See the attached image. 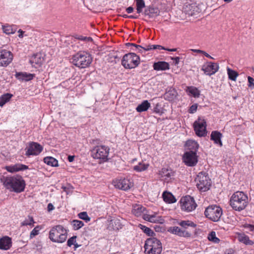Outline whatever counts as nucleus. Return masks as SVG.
I'll return each instance as SVG.
<instances>
[{
    "label": "nucleus",
    "instance_id": "9",
    "mask_svg": "<svg viewBox=\"0 0 254 254\" xmlns=\"http://www.w3.org/2000/svg\"><path fill=\"white\" fill-rule=\"evenodd\" d=\"M110 148L106 145L96 146L91 151L92 157L105 162L108 160Z\"/></svg>",
    "mask_w": 254,
    "mask_h": 254
},
{
    "label": "nucleus",
    "instance_id": "31",
    "mask_svg": "<svg viewBox=\"0 0 254 254\" xmlns=\"http://www.w3.org/2000/svg\"><path fill=\"white\" fill-rule=\"evenodd\" d=\"M238 239L240 242L246 245L252 246L254 244V242L251 240L249 237L245 234H239L238 236Z\"/></svg>",
    "mask_w": 254,
    "mask_h": 254
},
{
    "label": "nucleus",
    "instance_id": "60",
    "mask_svg": "<svg viewBox=\"0 0 254 254\" xmlns=\"http://www.w3.org/2000/svg\"><path fill=\"white\" fill-rule=\"evenodd\" d=\"M133 10V8L131 6H129L128 7H127L126 9V11L128 13H131Z\"/></svg>",
    "mask_w": 254,
    "mask_h": 254
},
{
    "label": "nucleus",
    "instance_id": "44",
    "mask_svg": "<svg viewBox=\"0 0 254 254\" xmlns=\"http://www.w3.org/2000/svg\"><path fill=\"white\" fill-rule=\"evenodd\" d=\"M152 49H158L159 50H166V48L161 45H149L147 46L146 47H144V51H149Z\"/></svg>",
    "mask_w": 254,
    "mask_h": 254
},
{
    "label": "nucleus",
    "instance_id": "8",
    "mask_svg": "<svg viewBox=\"0 0 254 254\" xmlns=\"http://www.w3.org/2000/svg\"><path fill=\"white\" fill-rule=\"evenodd\" d=\"M139 61V56L133 53H129L124 56L122 64L126 68H133L138 65Z\"/></svg>",
    "mask_w": 254,
    "mask_h": 254
},
{
    "label": "nucleus",
    "instance_id": "52",
    "mask_svg": "<svg viewBox=\"0 0 254 254\" xmlns=\"http://www.w3.org/2000/svg\"><path fill=\"white\" fill-rule=\"evenodd\" d=\"M244 227L249 231L254 234V225L246 224L244 225Z\"/></svg>",
    "mask_w": 254,
    "mask_h": 254
},
{
    "label": "nucleus",
    "instance_id": "16",
    "mask_svg": "<svg viewBox=\"0 0 254 254\" xmlns=\"http://www.w3.org/2000/svg\"><path fill=\"white\" fill-rule=\"evenodd\" d=\"M167 231L170 233L177 235L178 236L184 238H190L191 233L189 231H184L181 227L179 226H171L169 227Z\"/></svg>",
    "mask_w": 254,
    "mask_h": 254
},
{
    "label": "nucleus",
    "instance_id": "57",
    "mask_svg": "<svg viewBox=\"0 0 254 254\" xmlns=\"http://www.w3.org/2000/svg\"><path fill=\"white\" fill-rule=\"evenodd\" d=\"M171 59L174 61V62H173L174 64L175 65H177L179 64V63L180 62V58L179 57H176L172 58Z\"/></svg>",
    "mask_w": 254,
    "mask_h": 254
},
{
    "label": "nucleus",
    "instance_id": "14",
    "mask_svg": "<svg viewBox=\"0 0 254 254\" xmlns=\"http://www.w3.org/2000/svg\"><path fill=\"white\" fill-rule=\"evenodd\" d=\"M13 55L6 50H0V66H7L12 61Z\"/></svg>",
    "mask_w": 254,
    "mask_h": 254
},
{
    "label": "nucleus",
    "instance_id": "54",
    "mask_svg": "<svg viewBox=\"0 0 254 254\" xmlns=\"http://www.w3.org/2000/svg\"><path fill=\"white\" fill-rule=\"evenodd\" d=\"M197 109V104H194L192 105L189 109V112L190 114H193L196 112Z\"/></svg>",
    "mask_w": 254,
    "mask_h": 254
},
{
    "label": "nucleus",
    "instance_id": "23",
    "mask_svg": "<svg viewBox=\"0 0 254 254\" xmlns=\"http://www.w3.org/2000/svg\"><path fill=\"white\" fill-rule=\"evenodd\" d=\"M159 175L161 178H164L167 182H169L172 179V177L175 176V172L171 169L163 168L160 171Z\"/></svg>",
    "mask_w": 254,
    "mask_h": 254
},
{
    "label": "nucleus",
    "instance_id": "61",
    "mask_svg": "<svg viewBox=\"0 0 254 254\" xmlns=\"http://www.w3.org/2000/svg\"><path fill=\"white\" fill-rule=\"evenodd\" d=\"M24 31H23L21 29H19L18 31V33H19V35H18V37L19 38H22L23 37V34L24 33Z\"/></svg>",
    "mask_w": 254,
    "mask_h": 254
},
{
    "label": "nucleus",
    "instance_id": "51",
    "mask_svg": "<svg viewBox=\"0 0 254 254\" xmlns=\"http://www.w3.org/2000/svg\"><path fill=\"white\" fill-rule=\"evenodd\" d=\"M77 237L75 236H72V237L70 238L67 242V245L68 247H71L72 245L74 244V243L76 242V239Z\"/></svg>",
    "mask_w": 254,
    "mask_h": 254
},
{
    "label": "nucleus",
    "instance_id": "15",
    "mask_svg": "<svg viewBox=\"0 0 254 254\" xmlns=\"http://www.w3.org/2000/svg\"><path fill=\"white\" fill-rule=\"evenodd\" d=\"M114 186L118 189L127 190L133 187V183L127 179H117L114 181Z\"/></svg>",
    "mask_w": 254,
    "mask_h": 254
},
{
    "label": "nucleus",
    "instance_id": "49",
    "mask_svg": "<svg viewBox=\"0 0 254 254\" xmlns=\"http://www.w3.org/2000/svg\"><path fill=\"white\" fill-rule=\"evenodd\" d=\"M136 4L137 6V12L138 13H140L143 8V0H136Z\"/></svg>",
    "mask_w": 254,
    "mask_h": 254
},
{
    "label": "nucleus",
    "instance_id": "47",
    "mask_svg": "<svg viewBox=\"0 0 254 254\" xmlns=\"http://www.w3.org/2000/svg\"><path fill=\"white\" fill-rule=\"evenodd\" d=\"M35 223L34 220L32 217L29 216L28 219H25L21 223V226H33V224Z\"/></svg>",
    "mask_w": 254,
    "mask_h": 254
},
{
    "label": "nucleus",
    "instance_id": "20",
    "mask_svg": "<svg viewBox=\"0 0 254 254\" xmlns=\"http://www.w3.org/2000/svg\"><path fill=\"white\" fill-rule=\"evenodd\" d=\"M174 223L179 225L183 230L184 229V231H188L189 227L195 228L197 226L194 222L190 220H176V221L174 222Z\"/></svg>",
    "mask_w": 254,
    "mask_h": 254
},
{
    "label": "nucleus",
    "instance_id": "27",
    "mask_svg": "<svg viewBox=\"0 0 254 254\" xmlns=\"http://www.w3.org/2000/svg\"><path fill=\"white\" fill-rule=\"evenodd\" d=\"M44 59L40 54L34 55L30 60V63L33 66H40L43 63Z\"/></svg>",
    "mask_w": 254,
    "mask_h": 254
},
{
    "label": "nucleus",
    "instance_id": "45",
    "mask_svg": "<svg viewBox=\"0 0 254 254\" xmlns=\"http://www.w3.org/2000/svg\"><path fill=\"white\" fill-rule=\"evenodd\" d=\"M74 38L85 42H91L93 41L92 38L90 37L83 36L79 35H75Z\"/></svg>",
    "mask_w": 254,
    "mask_h": 254
},
{
    "label": "nucleus",
    "instance_id": "2",
    "mask_svg": "<svg viewBox=\"0 0 254 254\" xmlns=\"http://www.w3.org/2000/svg\"><path fill=\"white\" fill-rule=\"evenodd\" d=\"M248 197L243 191H238L232 195L230 200V205L232 208L238 211L244 209L248 204Z\"/></svg>",
    "mask_w": 254,
    "mask_h": 254
},
{
    "label": "nucleus",
    "instance_id": "34",
    "mask_svg": "<svg viewBox=\"0 0 254 254\" xmlns=\"http://www.w3.org/2000/svg\"><path fill=\"white\" fill-rule=\"evenodd\" d=\"M186 92L191 95L194 98H198L200 95L199 90L195 87L188 86L187 87Z\"/></svg>",
    "mask_w": 254,
    "mask_h": 254
},
{
    "label": "nucleus",
    "instance_id": "56",
    "mask_svg": "<svg viewBox=\"0 0 254 254\" xmlns=\"http://www.w3.org/2000/svg\"><path fill=\"white\" fill-rule=\"evenodd\" d=\"M150 107V104L147 100H144V112L146 111Z\"/></svg>",
    "mask_w": 254,
    "mask_h": 254
},
{
    "label": "nucleus",
    "instance_id": "37",
    "mask_svg": "<svg viewBox=\"0 0 254 254\" xmlns=\"http://www.w3.org/2000/svg\"><path fill=\"white\" fill-rule=\"evenodd\" d=\"M12 95L9 93L5 94L0 97V107H2L11 98Z\"/></svg>",
    "mask_w": 254,
    "mask_h": 254
},
{
    "label": "nucleus",
    "instance_id": "18",
    "mask_svg": "<svg viewBox=\"0 0 254 254\" xmlns=\"http://www.w3.org/2000/svg\"><path fill=\"white\" fill-rule=\"evenodd\" d=\"M145 209L144 208V220L151 223H159L161 224L164 222V219L157 213L152 212L151 214L145 213Z\"/></svg>",
    "mask_w": 254,
    "mask_h": 254
},
{
    "label": "nucleus",
    "instance_id": "30",
    "mask_svg": "<svg viewBox=\"0 0 254 254\" xmlns=\"http://www.w3.org/2000/svg\"><path fill=\"white\" fill-rule=\"evenodd\" d=\"M108 228L111 230H119L122 229V225L119 219H114L110 221Z\"/></svg>",
    "mask_w": 254,
    "mask_h": 254
},
{
    "label": "nucleus",
    "instance_id": "29",
    "mask_svg": "<svg viewBox=\"0 0 254 254\" xmlns=\"http://www.w3.org/2000/svg\"><path fill=\"white\" fill-rule=\"evenodd\" d=\"M15 77L21 81H29L33 79L34 75L31 73H27L26 72H16Z\"/></svg>",
    "mask_w": 254,
    "mask_h": 254
},
{
    "label": "nucleus",
    "instance_id": "24",
    "mask_svg": "<svg viewBox=\"0 0 254 254\" xmlns=\"http://www.w3.org/2000/svg\"><path fill=\"white\" fill-rule=\"evenodd\" d=\"M186 147L188 151L186 152H191L196 153L197 152L199 145L197 142L193 140H188L186 143Z\"/></svg>",
    "mask_w": 254,
    "mask_h": 254
},
{
    "label": "nucleus",
    "instance_id": "58",
    "mask_svg": "<svg viewBox=\"0 0 254 254\" xmlns=\"http://www.w3.org/2000/svg\"><path fill=\"white\" fill-rule=\"evenodd\" d=\"M136 111L138 112H143V102L140 103L136 108Z\"/></svg>",
    "mask_w": 254,
    "mask_h": 254
},
{
    "label": "nucleus",
    "instance_id": "63",
    "mask_svg": "<svg viewBox=\"0 0 254 254\" xmlns=\"http://www.w3.org/2000/svg\"><path fill=\"white\" fill-rule=\"evenodd\" d=\"M202 54H203L207 58H210V59H213V57H212L211 56H210L208 54H207L205 51H203V53Z\"/></svg>",
    "mask_w": 254,
    "mask_h": 254
},
{
    "label": "nucleus",
    "instance_id": "40",
    "mask_svg": "<svg viewBox=\"0 0 254 254\" xmlns=\"http://www.w3.org/2000/svg\"><path fill=\"white\" fill-rule=\"evenodd\" d=\"M2 29L3 32L7 35L14 34L16 31L15 28H13L11 26L8 25L2 26Z\"/></svg>",
    "mask_w": 254,
    "mask_h": 254
},
{
    "label": "nucleus",
    "instance_id": "6",
    "mask_svg": "<svg viewBox=\"0 0 254 254\" xmlns=\"http://www.w3.org/2000/svg\"><path fill=\"white\" fill-rule=\"evenodd\" d=\"M197 189L201 192H205L209 190L211 185V180L208 174L201 172L198 173L196 179Z\"/></svg>",
    "mask_w": 254,
    "mask_h": 254
},
{
    "label": "nucleus",
    "instance_id": "22",
    "mask_svg": "<svg viewBox=\"0 0 254 254\" xmlns=\"http://www.w3.org/2000/svg\"><path fill=\"white\" fill-rule=\"evenodd\" d=\"M11 239L10 238L5 236L0 239V249L7 250L11 247Z\"/></svg>",
    "mask_w": 254,
    "mask_h": 254
},
{
    "label": "nucleus",
    "instance_id": "3",
    "mask_svg": "<svg viewBox=\"0 0 254 254\" xmlns=\"http://www.w3.org/2000/svg\"><path fill=\"white\" fill-rule=\"evenodd\" d=\"M92 60V57L89 53L82 51L73 55L70 59V62L76 66L83 68L88 67Z\"/></svg>",
    "mask_w": 254,
    "mask_h": 254
},
{
    "label": "nucleus",
    "instance_id": "43",
    "mask_svg": "<svg viewBox=\"0 0 254 254\" xmlns=\"http://www.w3.org/2000/svg\"><path fill=\"white\" fill-rule=\"evenodd\" d=\"M43 228L41 225H37L30 232V238L32 239L35 236L38 235L39 234V231Z\"/></svg>",
    "mask_w": 254,
    "mask_h": 254
},
{
    "label": "nucleus",
    "instance_id": "59",
    "mask_svg": "<svg viewBox=\"0 0 254 254\" xmlns=\"http://www.w3.org/2000/svg\"><path fill=\"white\" fill-rule=\"evenodd\" d=\"M48 210L51 211L54 209V206L52 203H49L47 206Z\"/></svg>",
    "mask_w": 254,
    "mask_h": 254
},
{
    "label": "nucleus",
    "instance_id": "13",
    "mask_svg": "<svg viewBox=\"0 0 254 254\" xmlns=\"http://www.w3.org/2000/svg\"><path fill=\"white\" fill-rule=\"evenodd\" d=\"M43 149V147L40 144L35 142H30L26 148L27 151L25 155L28 157L31 155H38L42 151Z\"/></svg>",
    "mask_w": 254,
    "mask_h": 254
},
{
    "label": "nucleus",
    "instance_id": "35",
    "mask_svg": "<svg viewBox=\"0 0 254 254\" xmlns=\"http://www.w3.org/2000/svg\"><path fill=\"white\" fill-rule=\"evenodd\" d=\"M44 162L47 165L52 167L58 166V161L52 157H46L44 158Z\"/></svg>",
    "mask_w": 254,
    "mask_h": 254
},
{
    "label": "nucleus",
    "instance_id": "28",
    "mask_svg": "<svg viewBox=\"0 0 254 254\" xmlns=\"http://www.w3.org/2000/svg\"><path fill=\"white\" fill-rule=\"evenodd\" d=\"M222 133L218 131H213L211 132L210 135V139L213 140L214 143L218 144L220 146H222L221 141Z\"/></svg>",
    "mask_w": 254,
    "mask_h": 254
},
{
    "label": "nucleus",
    "instance_id": "50",
    "mask_svg": "<svg viewBox=\"0 0 254 254\" xmlns=\"http://www.w3.org/2000/svg\"><path fill=\"white\" fill-rule=\"evenodd\" d=\"M144 233H145L148 236H153L155 235V233L150 228L144 226Z\"/></svg>",
    "mask_w": 254,
    "mask_h": 254
},
{
    "label": "nucleus",
    "instance_id": "33",
    "mask_svg": "<svg viewBox=\"0 0 254 254\" xmlns=\"http://www.w3.org/2000/svg\"><path fill=\"white\" fill-rule=\"evenodd\" d=\"M164 200L169 203H173L176 201L175 196L170 192H164L163 193Z\"/></svg>",
    "mask_w": 254,
    "mask_h": 254
},
{
    "label": "nucleus",
    "instance_id": "46",
    "mask_svg": "<svg viewBox=\"0 0 254 254\" xmlns=\"http://www.w3.org/2000/svg\"><path fill=\"white\" fill-rule=\"evenodd\" d=\"M163 108L162 107L161 104L158 103L155 105V106L153 108V112L155 113L162 115L164 113Z\"/></svg>",
    "mask_w": 254,
    "mask_h": 254
},
{
    "label": "nucleus",
    "instance_id": "21",
    "mask_svg": "<svg viewBox=\"0 0 254 254\" xmlns=\"http://www.w3.org/2000/svg\"><path fill=\"white\" fill-rule=\"evenodd\" d=\"M178 93L176 90L172 87H170L167 90L164 95V98L169 101H173L177 98Z\"/></svg>",
    "mask_w": 254,
    "mask_h": 254
},
{
    "label": "nucleus",
    "instance_id": "36",
    "mask_svg": "<svg viewBox=\"0 0 254 254\" xmlns=\"http://www.w3.org/2000/svg\"><path fill=\"white\" fill-rule=\"evenodd\" d=\"M132 213L136 216H141L142 214V206L139 204H135L133 206L132 210Z\"/></svg>",
    "mask_w": 254,
    "mask_h": 254
},
{
    "label": "nucleus",
    "instance_id": "17",
    "mask_svg": "<svg viewBox=\"0 0 254 254\" xmlns=\"http://www.w3.org/2000/svg\"><path fill=\"white\" fill-rule=\"evenodd\" d=\"M219 66L218 64L208 62L206 65H203L201 68L204 73L207 75H211L215 74L219 69Z\"/></svg>",
    "mask_w": 254,
    "mask_h": 254
},
{
    "label": "nucleus",
    "instance_id": "26",
    "mask_svg": "<svg viewBox=\"0 0 254 254\" xmlns=\"http://www.w3.org/2000/svg\"><path fill=\"white\" fill-rule=\"evenodd\" d=\"M196 6L194 3H186L183 7L184 11L189 15H193L197 12Z\"/></svg>",
    "mask_w": 254,
    "mask_h": 254
},
{
    "label": "nucleus",
    "instance_id": "48",
    "mask_svg": "<svg viewBox=\"0 0 254 254\" xmlns=\"http://www.w3.org/2000/svg\"><path fill=\"white\" fill-rule=\"evenodd\" d=\"M79 218L85 220L86 222L90 221V217H89L86 212H81L78 214Z\"/></svg>",
    "mask_w": 254,
    "mask_h": 254
},
{
    "label": "nucleus",
    "instance_id": "38",
    "mask_svg": "<svg viewBox=\"0 0 254 254\" xmlns=\"http://www.w3.org/2000/svg\"><path fill=\"white\" fill-rule=\"evenodd\" d=\"M71 225L74 230H77L84 225V223L78 220H73L71 222Z\"/></svg>",
    "mask_w": 254,
    "mask_h": 254
},
{
    "label": "nucleus",
    "instance_id": "1",
    "mask_svg": "<svg viewBox=\"0 0 254 254\" xmlns=\"http://www.w3.org/2000/svg\"><path fill=\"white\" fill-rule=\"evenodd\" d=\"M1 181L7 190L16 193L24 191L25 187V181L20 175L3 177Z\"/></svg>",
    "mask_w": 254,
    "mask_h": 254
},
{
    "label": "nucleus",
    "instance_id": "32",
    "mask_svg": "<svg viewBox=\"0 0 254 254\" xmlns=\"http://www.w3.org/2000/svg\"><path fill=\"white\" fill-rule=\"evenodd\" d=\"M160 13L159 9L157 7H149L146 9L144 11V14L149 15L150 17H153L158 15Z\"/></svg>",
    "mask_w": 254,
    "mask_h": 254
},
{
    "label": "nucleus",
    "instance_id": "55",
    "mask_svg": "<svg viewBox=\"0 0 254 254\" xmlns=\"http://www.w3.org/2000/svg\"><path fill=\"white\" fill-rule=\"evenodd\" d=\"M133 169L137 172H141L143 170V164L141 162L139 163L138 165L133 167Z\"/></svg>",
    "mask_w": 254,
    "mask_h": 254
},
{
    "label": "nucleus",
    "instance_id": "12",
    "mask_svg": "<svg viewBox=\"0 0 254 254\" xmlns=\"http://www.w3.org/2000/svg\"><path fill=\"white\" fill-rule=\"evenodd\" d=\"M183 160L185 165L189 167L195 166L198 162L196 153L185 152L183 156Z\"/></svg>",
    "mask_w": 254,
    "mask_h": 254
},
{
    "label": "nucleus",
    "instance_id": "39",
    "mask_svg": "<svg viewBox=\"0 0 254 254\" xmlns=\"http://www.w3.org/2000/svg\"><path fill=\"white\" fill-rule=\"evenodd\" d=\"M227 73L229 78L233 81H236V78L239 75L237 71L232 70L229 67L227 68Z\"/></svg>",
    "mask_w": 254,
    "mask_h": 254
},
{
    "label": "nucleus",
    "instance_id": "42",
    "mask_svg": "<svg viewBox=\"0 0 254 254\" xmlns=\"http://www.w3.org/2000/svg\"><path fill=\"white\" fill-rule=\"evenodd\" d=\"M209 241L217 244L220 242V239L216 237V233L214 231H211L208 236Z\"/></svg>",
    "mask_w": 254,
    "mask_h": 254
},
{
    "label": "nucleus",
    "instance_id": "25",
    "mask_svg": "<svg viewBox=\"0 0 254 254\" xmlns=\"http://www.w3.org/2000/svg\"><path fill=\"white\" fill-rule=\"evenodd\" d=\"M153 67L155 70H166L170 69V64L164 61H159L154 63Z\"/></svg>",
    "mask_w": 254,
    "mask_h": 254
},
{
    "label": "nucleus",
    "instance_id": "5",
    "mask_svg": "<svg viewBox=\"0 0 254 254\" xmlns=\"http://www.w3.org/2000/svg\"><path fill=\"white\" fill-rule=\"evenodd\" d=\"M145 254H160L162 251V243L154 237L148 238L144 245Z\"/></svg>",
    "mask_w": 254,
    "mask_h": 254
},
{
    "label": "nucleus",
    "instance_id": "11",
    "mask_svg": "<svg viewBox=\"0 0 254 254\" xmlns=\"http://www.w3.org/2000/svg\"><path fill=\"white\" fill-rule=\"evenodd\" d=\"M195 134L199 137L205 136L207 134L206 122L203 119L198 117L193 123Z\"/></svg>",
    "mask_w": 254,
    "mask_h": 254
},
{
    "label": "nucleus",
    "instance_id": "62",
    "mask_svg": "<svg viewBox=\"0 0 254 254\" xmlns=\"http://www.w3.org/2000/svg\"><path fill=\"white\" fill-rule=\"evenodd\" d=\"M192 51L193 52H195V53H200V54H203V51H202V50H197V49H193V50H192Z\"/></svg>",
    "mask_w": 254,
    "mask_h": 254
},
{
    "label": "nucleus",
    "instance_id": "10",
    "mask_svg": "<svg viewBox=\"0 0 254 254\" xmlns=\"http://www.w3.org/2000/svg\"><path fill=\"white\" fill-rule=\"evenodd\" d=\"M180 203L182 210L187 212L194 210L197 206L194 199L190 195L182 197L180 200Z\"/></svg>",
    "mask_w": 254,
    "mask_h": 254
},
{
    "label": "nucleus",
    "instance_id": "41",
    "mask_svg": "<svg viewBox=\"0 0 254 254\" xmlns=\"http://www.w3.org/2000/svg\"><path fill=\"white\" fill-rule=\"evenodd\" d=\"M126 46L129 48L130 47V50L135 51L141 52L143 47L141 45H137L134 43H127L126 44Z\"/></svg>",
    "mask_w": 254,
    "mask_h": 254
},
{
    "label": "nucleus",
    "instance_id": "4",
    "mask_svg": "<svg viewBox=\"0 0 254 254\" xmlns=\"http://www.w3.org/2000/svg\"><path fill=\"white\" fill-rule=\"evenodd\" d=\"M67 236V232L63 226L58 225L53 227L49 233V239L54 243L64 242Z\"/></svg>",
    "mask_w": 254,
    "mask_h": 254
},
{
    "label": "nucleus",
    "instance_id": "7",
    "mask_svg": "<svg viewBox=\"0 0 254 254\" xmlns=\"http://www.w3.org/2000/svg\"><path fill=\"white\" fill-rule=\"evenodd\" d=\"M204 215L210 220L217 222L222 215V209L219 206L216 205H210L205 209Z\"/></svg>",
    "mask_w": 254,
    "mask_h": 254
},
{
    "label": "nucleus",
    "instance_id": "64",
    "mask_svg": "<svg viewBox=\"0 0 254 254\" xmlns=\"http://www.w3.org/2000/svg\"><path fill=\"white\" fill-rule=\"evenodd\" d=\"M74 156H68V160L69 162H71L74 160Z\"/></svg>",
    "mask_w": 254,
    "mask_h": 254
},
{
    "label": "nucleus",
    "instance_id": "19",
    "mask_svg": "<svg viewBox=\"0 0 254 254\" xmlns=\"http://www.w3.org/2000/svg\"><path fill=\"white\" fill-rule=\"evenodd\" d=\"M28 169V166L20 163H17L14 165L7 166L5 167L6 170L11 173L23 171Z\"/></svg>",
    "mask_w": 254,
    "mask_h": 254
},
{
    "label": "nucleus",
    "instance_id": "53",
    "mask_svg": "<svg viewBox=\"0 0 254 254\" xmlns=\"http://www.w3.org/2000/svg\"><path fill=\"white\" fill-rule=\"evenodd\" d=\"M248 87L251 89H254V79L251 76H248Z\"/></svg>",
    "mask_w": 254,
    "mask_h": 254
}]
</instances>
